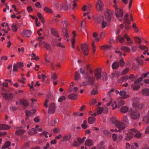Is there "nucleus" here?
<instances>
[{"mask_svg": "<svg viewBox=\"0 0 149 149\" xmlns=\"http://www.w3.org/2000/svg\"><path fill=\"white\" fill-rule=\"evenodd\" d=\"M71 136V134L70 133L66 134L63 137V140L64 141H68L70 139Z\"/></svg>", "mask_w": 149, "mask_h": 149, "instance_id": "22", "label": "nucleus"}, {"mask_svg": "<svg viewBox=\"0 0 149 149\" xmlns=\"http://www.w3.org/2000/svg\"><path fill=\"white\" fill-rule=\"evenodd\" d=\"M51 33L52 34L56 37H58L59 35L57 33V31L54 29L52 28L51 29Z\"/></svg>", "mask_w": 149, "mask_h": 149, "instance_id": "30", "label": "nucleus"}, {"mask_svg": "<svg viewBox=\"0 0 149 149\" xmlns=\"http://www.w3.org/2000/svg\"><path fill=\"white\" fill-rule=\"evenodd\" d=\"M139 48L142 50H146L148 48L145 45H140L139 46Z\"/></svg>", "mask_w": 149, "mask_h": 149, "instance_id": "62", "label": "nucleus"}, {"mask_svg": "<svg viewBox=\"0 0 149 149\" xmlns=\"http://www.w3.org/2000/svg\"><path fill=\"white\" fill-rule=\"evenodd\" d=\"M86 67L87 70L91 74H93V71L91 69L90 66L89 65H86Z\"/></svg>", "mask_w": 149, "mask_h": 149, "instance_id": "56", "label": "nucleus"}, {"mask_svg": "<svg viewBox=\"0 0 149 149\" xmlns=\"http://www.w3.org/2000/svg\"><path fill=\"white\" fill-rule=\"evenodd\" d=\"M128 15L127 14H126L125 16V17L124 18V20L125 23H127L129 24H130V22L127 18V17H128Z\"/></svg>", "mask_w": 149, "mask_h": 149, "instance_id": "36", "label": "nucleus"}, {"mask_svg": "<svg viewBox=\"0 0 149 149\" xmlns=\"http://www.w3.org/2000/svg\"><path fill=\"white\" fill-rule=\"evenodd\" d=\"M139 104V103L138 102L134 101L133 104V106L134 107L137 108Z\"/></svg>", "mask_w": 149, "mask_h": 149, "instance_id": "63", "label": "nucleus"}, {"mask_svg": "<svg viewBox=\"0 0 149 149\" xmlns=\"http://www.w3.org/2000/svg\"><path fill=\"white\" fill-rule=\"evenodd\" d=\"M88 80L89 85H93L95 81V78L93 77H88Z\"/></svg>", "mask_w": 149, "mask_h": 149, "instance_id": "27", "label": "nucleus"}, {"mask_svg": "<svg viewBox=\"0 0 149 149\" xmlns=\"http://www.w3.org/2000/svg\"><path fill=\"white\" fill-rule=\"evenodd\" d=\"M117 135L115 134H113L112 135V138L113 141H116L117 139Z\"/></svg>", "mask_w": 149, "mask_h": 149, "instance_id": "64", "label": "nucleus"}, {"mask_svg": "<svg viewBox=\"0 0 149 149\" xmlns=\"http://www.w3.org/2000/svg\"><path fill=\"white\" fill-rule=\"evenodd\" d=\"M125 102L122 100H119L118 101V104H117L116 102H114V103L111 104V106L113 107L115 105V107H113L112 108L113 109H114L115 108L117 107H119L120 106H122L125 104Z\"/></svg>", "mask_w": 149, "mask_h": 149, "instance_id": "7", "label": "nucleus"}, {"mask_svg": "<svg viewBox=\"0 0 149 149\" xmlns=\"http://www.w3.org/2000/svg\"><path fill=\"white\" fill-rule=\"evenodd\" d=\"M57 78V74L55 73H52L51 75V78L53 80H55Z\"/></svg>", "mask_w": 149, "mask_h": 149, "instance_id": "47", "label": "nucleus"}, {"mask_svg": "<svg viewBox=\"0 0 149 149\" xmlns=\"http://www.w3.org/2000/svg\"><path fill=\"white\" fill-rule=\"evenodd\" d=\"M128 79V76L126 75L125 76H123L122 77L121 79V80L123 81H126V80Z\"/></svg>", "mask_w": 149, "mask_h": 149, "instance_id": "59", "label": "nucleus"}, {"mask_svg": "<svg viewBox=\"0 0 149 149\" xmlns=\"http://www.w3.org/2000/svg\"><path fill=\"white\" fill-rule=\"evenodd\" d=\"M80 77V74H79L77 72H76L75 76V79L76 80H78Z\"/></svg>", "mask_w": 149, "mask_h": 149, "instance_id": "61", "label": "nucleus"}, {"mask_svg": "<svg viewBox=\"0 0 149 149\" xmlns=\"http://www.w3.org/2000/svg\"><path fill=\"white\" fill-rule=\"evenodd\" d=\"M95 120V118L93 117H90L88 118V121L90 124H92Z\"/></svg>", "mask_w": 149, "mask_h": 149, "instance_id": "35", "label": "nucleus"}, {"mask_svg": "<svg viewBox=\"0 0 149 149\" xmlns=\"http://www.w3.org/2000/svg\"><path fill=\"white\" fill-rule=\"evenodd\" d=\"M110 121L112 123L115 124L116 126L118 128L119 130L117 131L116 129H111L110 131L112 132H118V131L124 130L125 128L123 123L117 120L116 118L115 117H113L111 119Z\"/></svg>", "mask_w": 149, "mask_h": 149, "instance_id": "2", "label": "nucleus"}, {"mask_svg": "<svg viewBox=\"0 0 149 149\" xmlns=\"http://www.w3.org/2000/svg\"><path fill=\"white\" fill-rule=\"evenodd\" d=\"M124 38L127 39L128 41L127 43L128 44V45L133 43L132 41L130 40V38L126 34H124Z\"/></svg>", "mask_w": 149, "mask_h": 149, "instance_id": "31", "label": "nucleus"}, {"mask_svg": "<svg viewBox=\"0 0 149 149\" xmlns=\"http://www.w3.org/2000/svg\"><path fill=\"white\" fill-rule=\"evenodd\" d=\"M131 130L132 131V132H134L136 133V134L134 135V137L136 138H140L142 137V134L136 130L132 128L131 129Z\"/></svg>", "mask_w": 149, "mask_h": 149, "instance_id": "12", "label": "nucleus"}, {"mask_svg": "<svg viewBox=\"0 0 149 149\" xmlns=\"http://www.w3.org/2000/svg\"><path fill=\"white\" fill-rule=\"evenodd\" d=\"M136 60L140 65H142L143 64V60L140 59L139 57L136 58Z\"/></svg>", "mask_w": 149, "mask_h": 149, "instance_id": "52", "label": "nucleus"}, {"mask_svg": "<svg viewBox=\"0 0 149 149\" xmlns=\"http://www.w3.org/2000/svg\"><path fill=\"white\" fill-rule=\"evenodd\" d=\"M87 121L86 120H84L83 121V123L81 125V127L82 128L84 129H86L87 127Z\"/></svg>", "mask_w": 149, "mask_h": 149, "instance_id": "46", "label": "nucleus"}, {"mask_svg": "<svg viewBox=\"0 0 149 149\" xmlns=\"http://www.w3.org/2000/svg\"><path fill=\"white\" fill-rule=\"evenodd\" d=\"M66 99L65 97L64 96H62L60 97L58 100V101L61 102L63 100H65Z\"/></svg>", "mask_w": 149, "mask_h": 149, "instance_id": "54", "label": "nucleus"}, {"mask_svg": "<svg viewBox=\"0 0 149 149\" xmlns=\"http://www.w3.org/2000/svg\"><path fill=\"white\" fill-rule=\"evenodd\" d=\"M44 39V37H39L38 38V40L39 41V45L42 47L46 43L43 40Z\"/></svg>", "mask_w": 149, "mask_h": 149, "instance_id": "19", "label": "nucleus"}, {"mask_svg": "<svg viewBox=\"0 0 149 149\" xmlns=\"http://www.w3.org/2000/svg\"><path fill=\"white\" fill-rule=\"evenodd\" d=\"M134 38L135 41L136 43L138 44H140L141 43V40L140 38L137 36L134 37Z\"/></svg>", "mask_w": 149, "mask_h": 149, "instance_id": "39", "label": "nucleus"}, {"mask_svg": "<svg viewBox=\"0 0 149 149\" xmlns=\"http://www.w3.org/2000/svg\"><path fill=\"white\" fill-rule=\"evenodd\" d=\"M37 133V131L35 128H32L30 131L29 132V134L31 135H33Z\"/></svg>", "mask_w": 149, "mask_h": 149, "instance_id": "32", "label": "nucleus"}, {"mask_svg": "<svg viewBox=\"0 0 149 149\" xmlns=\"http://www.w3.org/2000/svg\"><path fill=\"white\" fill-rule=\"evenodd\" d=\"M44 10L46 13H53V12L52 10L48 7H45L44 9Z\"/></svg>", "mask_w": 149, "mask_h": 149, "instance_id": "38", "label": "nucleus"}, {"mask_svg": "<svg viewBox=\"0 0 149 149\" xmlns=\"http://www.w3.org/2000/svg\"><path fill=\"white\" fill-rule=\"evenodd\" d=\"M59 122L58 119L54 118L52 119L51 122V125L53 126H55V124Z\"/></svg>", "mask_w": 149, "mask_h": 149, "instance_id": "24", "label": "nucleus"}, {"mask_svg": "<svg viewBox=\"0 0 149 149\" xmlns=\"http://www.w3.org/2000/svg\"><path fill=\"white\" fill-rule=\"evenodd\" d=\"M31 32L30 30H25L22 33V36L25 37H29L30 36Z\"/></svg>", "mask_w": 149, "mask_h": 149, "instance_id": "13", "label": "nucleus"}, {"mask_svg": "<svg viewBox=\"0 0 149 149\" xmlns=\"http://www.w3.org/2000/svg\"><path fill=\"white\" fill-rule=\"evenodd\" d=\"M131 87L134 90H137L139 89L140 87V85L138 83H134L131 85Z\"/></svg>", "mask_w": 149, "mask_h": 149, "instance_id": "18", "label": "nucleus"}, {"mask_svg": "<svg viewBox=\"0 0 149 149\" xmlns=\"http://www.w3.org/2000/svg\"><path fill=\"white\" fill-rule=\"evenodd\" d=\"M69 98L71 100H76L77 98V95L74 93H71L68 95Z\"/></svg>", "mask_w": 149, "mask_h": 149, "instance_id": "28", "label": "nucleus"}, {"mask_svg": "<svg viewBox=\"0 0 149 149\" xmlns=\"http://www.w3.org/2000/svg\"><path fill=\"white\" fill-rule=\"evenodd\" d=\"M71 6V4L69 3L63 4L62 5L63 9L65 10L69 9L70 8Z\"/></svg>", "mask_w": 149, "mask_h": 149, "instance_id": "17", "label": "nucleus"}, {"mask_svg": "<svg viewBox=\"0 0 149 149\" xmlns=\"http://www.w3.org/2000/svg\"><path fill=\"white\" fill-rule=\"evenodd\" d=\"M110 47V46L109 45H104L101 46L100 47V48L102 49L106 50L109 49Z\"/></svg>", "mask_w": 149, "mask_h": 149, "instance_id": "50", "label": "nucleus"}, {"mask_svg": "<svg viewBox=\"0 0 149 149\" xmlns=\"http://www.w3.org/2000/svg\"><path fill=\"white\" fill-rule=\"evenodd\" d=\"M10 144V142L9 141H6L4 145L2 147V149H4L8 147Z\"/></svg>", "mask_w": 149, "mask_h": 149, "instance_id": "43", "label": "nucleus"}, {"mask_svg": "<svg viewBox=\"0 0 149 149\" xmlns=\"http://www.w3.org/2000/svg\"><path fill=\"white\" fill-rule=\"evenodd\" d=\"M115 6L116 16L118 18L120 21H121L122 20L121 18L123 16V12L121 9L118 8Z\"/></svg>", "mask_w": 149, "mask_h": 149, "instance_id": "4", "label": "nucleus"}, {"mask_svg": "<svg viewBox=\"0 0 149 149\" xmlns=\"http://www.w3.org/2000/svg\"><path fill=\"white\" fill-rule=\"evenodd\" d=\"M103 111V108L102 107H100L97 109V113L98 114L101 113Z\"/></svg>", "mask_w": 149, "mask_h": 149, "instance_id": "53", "label": "nucleus"}, {"mask_svg": "<svg viewBox=\"0 0 149 149\" xmlns=\"http://www.w3.org/2000/svg\"><path fill=\"white\" fill-rule=\"evenodd\" d=\"M2 94L3 98L6 100L11 99L13 97V94L11 93H8L3 92Z\"/></svg>", "mask_w": 149, "mask_h": 149, "instance_id": "8", "label": "nucleus"}, {"mask_svg": "<svg viewBox=\"0 0 149 149\" xmlns=\"http://www.w3.org/2000/svg\"><path fill=\"white\" fill-rule=\"evenodd\" d=\"M55 109V106L54 103H51L49 106L48 113L50 114H52L54 112Z\"/></svg>", "mask_w": 149, "mask_h": 149, "instance_id": "9", "label": "nucleus"}, {"mask_svg": "<svg viewBox=\"0 0 149 149\" xmlns=\"http://www.w3.org/2000/svg\"><path fill=\"white\" fill-rule=\"evenodd\" d=\"M126 135L125 137V139L126 140L130 141L132 138L133 134L131 129L126 134Z\"/></svg>", "mask_w": 149, "mask_h": 149, "instance_id": "11", "label": "nucleus"}, {"mask_svg": "<svg viewBox=\"0 0 149 149\" xmlns=\"http://www.w3.org/2000/svg\"><path fill=\"white\" fill-rule=\"evenodd\" d=\"M142 93L143 95H149V89L145 88L143 89Z\"/></svg>", "mask_w": 149, "mask_h": 149, "instance_id": "37", "label": "nucleus"}, {"mask_svg": "<svg viewBox=\"0 0 149 149\" xmlns=\"http://www.w3.org/2000/svg\"><path fill=\"white\" fill-rule=\"evenodd\" d=\"M20 103L21 104H23L24 106L25 107H27L29 105L28 101L22 99L20 100Z\"/></svg>", "mask_w": 149, "mask_h": 149, "instance_id": "25", "label": "nucleus"}, {"mask_svg": "<svg viewBox=\"0 0 149 149\" xmlns=\"http://www.w3.org/2000/svg\"><path fill=\"white\" fill-rule=\"evenodd\" d=\"M123 121L125 124H127L129 123L128 118L127 116H124L123 119Z\"/></svg>", "mask_w": 149, "mask_h": 149, "instance_id": "41", "label": "nucleus"}, {"mask_svg": "<svg viewBox=\"0 0 149 149\" xmlns=\"http://www.w3.org/2000/svg\"><path fill=\"white\" fill-rule=\"evenodd\" d=\"M117 39L119 40V41L120 43H122L123 42L124 40V38L121 37L119 35L117 36Z\"/></svg>", "mask_w": 149, "mask_h": 149, "instance_id": "49", "label": "nucleus"}, {"mask_svg": "<svg viewBox=\"0 0 149 149\" xmlns=\"http://www.w3.org/2000/svg\"><path fill=\"white\" fill-rule=\"evenodd\" d=\"M132 27L135 32L137 33L139 31V30L136 24L135 23H134L132 25Z\"/></svg>", "mask_w": 149, "mask_h": 149, "instance_id": "45", "label": "nucleus"}, {"mask_svg": "<svg viewBox=\"0 0 149 149\" xmlns=\"http://www.w3.org/2000/svg\"><path fill=\"white\" fill-rule=\"evenodd\" d=\"M43 46L47 50L49 51V52H52V50L51 49V46L48 43H46Z\"/></svg>", "mask_w": 149, "mask_h": 149, "instance_id": "23", "label": "nucleus"}, {"mask_svg": "<svg viewBox=\"0 0 149 149\" xmlns=\"http://www.w3.org/2000/svg\"><path fill=\"white\" fill-rule=\"evenodd\" d=\"M129 113L131 118L134 120H137L140 117V113L137 111L131 109Z\"/></svg>", "mask_w": 149, "mask_h": 149, "instance_id": "3", "label": "nucleus"}, {"mask_svg": "<svg viewBox=\"0 0 149 149\" xmlns=\"http://www.w3.org/2000/svg\"><path fill=\"white\" fill-rule=\"evenodd\" d=\"M93 144V141L90 139H87L85 141V145L87 146H91Z\"/></svg>", "mask_w": 149, "mask_h": 149, "instance_id": "26", "label": "nucleus"}, {"mask_svg": "<svg viewBox=\"0 0 149 149\" xmlns=\"http://www.w3.org/2000/svg\"><path fill=\"white\" fill-rule=\"evenodd\" d=\"M119 94L122 96V98L123 99H126L129 96V95L127 94L126 92L124 91H120Z\"/></svg>", "mask_w": 149, "mask_h": 149, "instance_id": "14", "label": "nucleus"}, {"mask_svg": "<svg viewBox=\"0 0 149 149\" xmlns=\"http://www.w3.org/2000/svg\"><path fill=\"white\" fill-rule=\"evenodd\" d=\"M104 4L101 0H98L96 4V8L98 11H100L103 9Z\"/></svg>", "mask_w": 149, "mask_h": 149, "instance_id": "6", "label": "nucleus"}, {"mask_svg": "<svg viewBox=\"0 0 149 149\" xmlns=\"http://www.w3.org/2000/svg\"><path fill=\"white\" fill-rule=\"evenodd\" d=\"M119 63L118 62H115L112 64V67L113 69H116L119 67Z\"/></svg>", "mask_w": 149, "mask_h": 149, "instance_id": "33", "label": "nucleus"}, {"mask_svg": "<svg viewBox=\"0 0 149 149\" xmlns=\"http://www.w3.org/2000/svg\"><path fill=\"white\" fill-rule=\"evenodd\" d=\"M103 79L104 80H106L107 79V77L105 72H103L102 75Z\"/></svg>", "mask_w": 149, "mask_h": 149, "instance_id": "60", "label": "nucleus"}, {"mask_svg": "<svg viewBox=\"0 0 149 149\" xmlns=\"http://www.w3.org/2000/svg\"><path fill=\"white\" fill-rule=\"evenodd\" d=\"M81 49L84 55L86 56L89 54V51L88 49V45L86 43L81 45Z\"/></svg>", "mask_w": 149, "mask_h": 149, "instance_id": "5", "label": "nucleus"}, {"mask_svg": "<svg viewBox=\"0 0 149 149\" xmlns=\"http://www.w3.org/2000/svg\"><path fill=\"white\" fill-rule=\"evenodd\" d=\"M39 19H40L42 22L44 23L45 22V20L44 19L41 13H37Z\"/></svg>", "mask_w": 149, "mask_h": 149, "instance_id": "40", "label": "nucleus"}, {"mask_svg": "<svg viewBox=\"0 0 149 149\" xmlns=\"http://www.w3.org/2000/svg\"><path fill=\"white\" fill-rule=\"evenodd\" d=\"M129 69L128 68H126L124 69L122 72V75H124L126 74L127 72L129 71Z\"/></svg>", "mask_w": 149, "mask_h": 149, "instance_id": "58", "label": "nucleus"}, {"mask_svg": "<svg viewBox=\"0 0 149 149\" xmlns=\"http://www.w3.org/2000/svg\"><path fill=\"white\" fill-rule=\"evenodd\" d=\"M25 132L24 130H17L15 132V134L18 135H21L23 134Z\"/></svg>", "mask_w": 149, "mask_h": 149, "instance_id": "34", "label": "nucleus"}, {"mask_svg": "<svg viewBox=\"0 0 149 149\" xmlns=\"http://www.w3.org/2000/svg\"><path fill=\"white\" fill-rule=\"evenodd\" d=\"M95 76L97 79H99L101 78V70L100 69H97L95 72Z\"/></svg>", "mask_w": 149, "mask_h": 149, "instance_id": "10", "label": "nucleus"}, {"mask_svg": "<svg viewBox=\"0 0 149 149\" xmlns=\"http://www.w3.org/2000/svg\"><path fill=\"white\" fill-rule=\"evenodd\" d=\"M113 12L110 9H107L105 13L106 19L103 16L97 15L94 16L93 19L95 22L98 24H101L102 27L105 28L107 25V22H110L113 15Z\"/></svg>", "mask_w": 149, "mask_h": 149, "instance_id": "1", "label": "nucleus"}, {"mask_svg": "<svg viewBox=\"0 0 149 149\" xmlns=\"http://www.w3.org/2000/svg\"><path fill=\"white\" fill-rule=\"evenodd\" d=\"M63 4H61V3L58 2L57 1H56L53 3V6L56 8L57 9L59 8L61 9H63L62 8Z\"/></svg>", "mask_w": 149, "mask_h": 149, "instance_id": "15", "label": "nucleus"}, {"mask_svg": "<svg viewBox=\"0 0 149 149\" xmlns=\"http://www.w3.org/2000/svg\"><path fill=\"white\" fill-rule=\"evenodd\" d=\"M119 63V65H120L121 67L124 66L125 63V62L123 58L120 59Z\"/></svg>", "mask_w": 149, "mask_h": 149, "instance_id": "48", "label": "nucleus"}, {"mask_svg": "<svg viewBox=\"0 0 149 149\" xmlns=\"http://www.w3.org/2000/svg\"><path fill=\"white\" fill-rule=\"evenodd\" d=\"M104 134L107 136H109L111 135V133L107 130H105L103 132Z\"/></svg>", "mask_w": 149, "mask_h": 149, "instance_id": "57", "label": "nucleus"}, {"mask_svg": "<svg viewBox=\"0 0 149 149\" xmlns=\"http://www.w3.org/2000/svg\"><path fill=\"white\" fill-rule=\"evenodd\" d=\"M129 108L126 106H124L121 107L120 111L121 112L123 113H126L128 111Z\"/></svg>", "mask_w": 149, "mask_h": 149, "instance_id": "20", "label": "nucleus"}, {"mask_svg": "<svg viewBox=\"0 0 149 149\" xmlns=\"http://www.w3.org/2000/svg\"><path fill=\"white\" fill-rule=\"evenodd\" d=\"M143 120L147 124L149 123V116H146L143 117Z\"/></svg>", "mask_w": 149, "mask_h": 149, "instance_id": "42", "label": "nucleus"}, {"mask_svg": "<svg viewBox=\"0 0 149 149\" xmlns=\"http://www.w3.org/2000/svg\"><path fill=\"white\" fill-rule=\"evenodd\" d=\"M121 49L123 51H125L128 52H130V48L125 46L122 47L121 48Z\"/></svg>", "mask_w": 149, "mask_h": 149, "instance_id": "44", "label": "nucleus"}, {"mask_svg": "<svg viewBox=\"0 0 149 149\" xmlns=\"http://www.w3.org/2000/svg\"><path fill=\"white\" fill-rule=\"evenodd\" d=\"M36 110L34 109H32L30 111H28V112L30 115H32L34 114L36 112Z\"/></svg>", "mask_w": 149, "mask_h": 149, "instance_id": "55", "label": "nucleus"}, {"mask_svg": "<svg viewBox=\"0 0 149 149\" xmlns=\"http://www.w3.org/2000/svg\"><path fill=\"white\" fill-rule=\"evenodd\" d=\"M62 22L63 26V31H65L66 29H67L66 28L69 25V24L67 20L62 21Z\"/></svg>", "mask_w": 149, "mask_h": 149, "instance_id": "16", "label": "nucleus"}, {"mask_svg": "<svg viewBox=\"0 0 149 149\" xmlns=\"http://www.w3.org/2000/svg\"><path fill=\"white\" fill-rule=\"evenodd\" d=\"M98 93V91L96 88H93L91 92V95H95Z\"/></svg>", "mask_w": 149, "mask_h": 149, "instance_id": "51", "label": "nucleus"}, {"mask_svg": "<svg viewBox=\"0 0 149 149\" xmlns=\"http://www.w3.org/2000/svg\"><path fill=\"white\" fill-rule=\"evenodd\" d=\"M72 34L73 35L72 41V47L73 48H74V44L75 43V37L77 36V34H75V31H74L72 32Z\"/></svg>", "mask_w": 149, "mask_h": 149, "instance_id": "29", "label": "nucleus"}, {"mask_svg": "<svg viewBox=\"0 0 149 149\" xmlns=\"http://www.w3.org/2000/svg\"><path fill=\"white\" fill-rule=\"evenodd\" d=\"M10 128V127L6 124H0V130H8Z\"/></svg>", "mask_w": 149, "mask_h": 149, "instance_id": "21", "label": "nucleus"}]
</instances>
